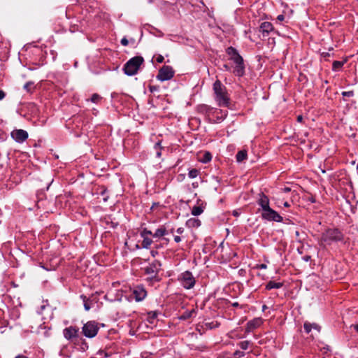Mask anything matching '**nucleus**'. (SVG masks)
Here are the masks:
<instances>
[{
	"instance_id": "obj_55",
	"label": "nucleus",
	"mask_w": 358,
	"mask_h": 358,
	"mask_svg": "<svg viewBox=\"0 0 358 358\" xmlns=\"http://www.w3.org/2000/svg\"><path fill=\"white\" fill-rule=\"evenodd\" d=\"M357 203H358V201H357Z\"/></svg>"
},
{
	"instance_id": "obj_15",
	"label": "nucleus",
	"mask_w": 358,
	"mask_h": 358,
	"mask_svg": "<svg viewBox=\"0 0 358 358\" xmlns=\"http://www.w3.org/2000/svg\"><path fill=\"white\" fill-rule=\"evenodd\" d=\"M78 329L74 327H69L64 329V336L67 340H71L77 336Z\"/></svg>"
},
{
	"instance_id": "obj_11",
	"label": "nucleus",
	"mask_w": 358,
	"mask_h": 358,
	"mask_svg": "<svg viewBox=\"0 0 358 358\" xmlns=\"http://www.w3.org/2000/svg\"><path fill=\"white\" fill-rule=\"evenodd\" d=\"M12 138L17 143H22L28 138V133L23 129H15L11 132Z\"/></svg>"
},
{
	"instance_id": "obj_30",
	"label": "nucleus",
	"mask_w": 358,
	"mask_h": 358,
	"mask_svg": "<svg viewBox=\"0 0 358 358\" xmlns=\"http://www.w3.org/2000/svg\"><path fill=\"white\" fill-rule=\"evenodd\" d=\"M101 99V96L99 94L95 93L92 95L90 101L92 103H97L100 101Z\"/></svg>"
},
{
	"instance_id": "obj_45",
	"label": "nucleus",
	"mask_w": 358,
	"mask_h": 358,
	"mask_svg": "<svg viewBox=\"0 0 358 358\" xmlns=\"http://www.w3.org/2000/svg\"><path fill=\"white\" fill-rule=\"evenodd\" d=\"M15 358H28V357L23 355H18Z\"/></svg>"
},
{
	"instance_id": "obj_42",
	"label": "nucleus",
	"mask_w": 358,
	"mask_h": 358,
	"mask_svg": "<svg viewBox=\"0 0 358 358\" xmlns=\"http://www.w3.org/2000/svg\"><path fill=\"white\" fill-rule=\"evenodd\" d=\"M277 19L279 20V21H282L284 20L285 19V17L283 15H279L277 17Z\"/></svg>"
},
{
	"instance_id": "obj_26",
	"label": "nucleus",
	"mask_w": 358,
	"mask_h": 358,
	"mask_svg": "<svg viewBox=\"0 0 358 358\" xmlns=\"http://www.w3.org/2000/svg\"><path fill=\"white\" fill-rule=\"evenodd\" d=\"M212 159V155L210 152H206L202 157L200 159V162L202 163H208Z\"/></svg>"
},
{
	"instance_id": "obj_40",
	"label": "nucleus",
	"mask_w": 358,
	"mask_h": 358,
	"mask_svg": "<svg viewBox=\"0 0 358 358\" xmlns=\"http://www.w3.org/2000/svg\"><path fill=\"white\" fill-rule=\"evenodd\" d=\"M5 96V93L2 91V90H0V101L2 100Z\"/></svg>"
},
{
	"instance_id": "obj_9",
	"label": "nucleus",
	"mask_w": 358,
	"mask_h": 358,
	"mask_svg": "<svg viewBox=\"0 0 358 358\" xmlns=\"http://www.w3.org/2000/svg\"><path fill=\"white\" fill-rule=\"evenodd\" d=\"M262 217L263 219L268 221H274L277 222H281L283 220L282 217L271 208L266 211L262 212Z\"/></svg>"
},
{
	"instance_id": "obj_20",
	"label": "nucleus",
	"mask_w": 358,
	"mask_h": 358,
	"mask_svg": "<svg viewBox=\"0 0 358 358\" xmlns=\"http://www.w3.org/2000/svg\"><path fill=\"white\" fill-rule=\"evenodd\" d=\"M196 311L194 309H192L191 310L185 311L179 317L181 320H185L192 317L194 314H195Z\"/></svg>"
},
{
	"instance_id": "obj_27",
	"label": "nucleus",
	"mask_w": 358,
	"mask_h": 358,
	"mask_svg": "<svg viewBox=\"0 0 358 358\" xmlns=\"http://www.w3.org/2000/svg\"><path fill=\"white\" fill-rule=\"evenodd\" d=\"M152 234L153 233L150 230L148 229L147 228H143L140 231L141 237H146V236H148L149 235L152 236Z\"/></svg>"
},
{
	"instance_id": "obj_34",
	"label": "nucleus",
	"mask_w": 358,
	"mask_h": 358,
	"mask_svg": "<svg viewBox=\"0 0 358 358\" xmlns=\"http://www.w3.org/2000/svg\"><path fill=\"white\" fill-rule=\"evenodd\" d=\"M342 95L343 96L351 97L354 95V92H353V91L343 92Z\"/></svg>"
},
{
	"instance_id": "obj_21",
	"label": "nucleus",
	"mask_w": 358,
	"mask_h": 358,
	"mask_svg": "<svg viewBox=\"0 0 358 358\" xmlns=\"http://www.w3.org/2000/svg\"><path fill=\"white\" fill-rule=\"evenodd\" d=\"M247 156H248V155H247L246 150H240L236 154V161L238 162H241L247 158Z\"/></svg>"
},
{
	"instance_id": "obj_35",
	"label": "nucleus",
	"mask_w": 358,
	"mask_h": 358,
	"mask_svg": "<svg viewBox=\"0 0 358 358\" xmlns=\"http://www.w3.org/2000/svg\"><path fill=\"white\" fill-rule=\"evenodd\" d=\"M82 297L83 298V301H84V307H85V309L86 310H89L90 309V305L87 303V302L86 301V296H83Z\"/></svg>"
},
{
	"instance_id": "obj_29",
	"label": "nucleus",
	"mask_w": 358,
	"mask_h": 358,
	"mask_svg": "<svg viewBox=\"0 0 358 358\" xmlns=\"http://www.w3.org/2000/svg\"><path fill=\"white\" fill-rule=\"evenodd\" d=\"M34 82H31V81H29L27 82V83L24 84V89L28 92H31L32 89L34 88Z\"/></svg>"
},
{
	"instance_id": "obj_8",
	"label": "nucleus",
	"mask_w": 358,
	"mask_h": 358,
	"mask_svg": "<svg viewBox=\"0 0 358 358\" xmlns=\"http://www.w3.org/2000/svg\"><path fill=\"white\" fill-rule=\"evenodd\" d=\"M174 76V71L170 66H162L157 76V80L160 81H165L171 80Z\"/></svg>"
},
{
	"instance_id": "obj_47",
	"label": "nucleus",
	"mask_w": 358,
	"mask_h": 358,
	"mask_svg": "<svg viewBox=\"0 0 358 358\" xmlns=\"http://www.w3.org/2000/svg\"><path fill=\"white\" fill-rule=\"evenodd\" d=\"M283 206L286 208H288L290 206L289 203L287 201L284 202Z\"/></svg>"
},
{
	"instance_id": "obj_31",
	"label": "nucleus",
	"mask_w": 358,
	"mask_h": 358,
	"mask_svg": "<svg viewBox=\"0 0 358 358\" xmlns=\"http://www.w3.org/2000/svg\"><path fill=\"white\" fill-rule=\"evenodd\" d=\"M199 170L196 169H191L189 173H188V176L190 178H196L197 176L199 175Z\"/></svg>"
},
{
	"instance_id": "obj_6",
	"label": "nucleus",
	"mask_w": 358,
	"mask_h": 358,
	"mask_svg": "<svg viewBox=\"0 0 358 358\" xmlns=\"http://www.w3.org/2000/svg\"><path fill=\"white\" fill-rule=\"evenodd\" d=\"M99 329V328L94 321H90L84 324L83 333L86 337L93 338L97 334Z\"/></svg>"
},
{
	"instance_id": "obj_7",
	"label": "nucleus",
	"mask_w": 358,
	"mask_h": 358,
	"mask_svg": "<svg viewBox=\"0 0 358 358\" xmlns=\"http://www.w3.org/2000/svg\"><path fill=\"white\" fill-rule=\"evenodd\" d=\"M160 269L161 263L157 260H155L145 268V271L146 274L150 275L151 279L158 281L157 274Z\"/></svg>"
},
{
	"instance_id": "obj_46",
	"label": "nucleus",
	"mask_w": 358,
	"mask_h": 358,
	"mask_svg": "<svg viewBox=\"0 0 358 358\" xmlns=\"http://www.w3.org/2000/svg\"><path fill=\"white\" fill-rule=\"evenodd\" d=\"M259 267L260 268H263V269H264V268H266V264H260V265L259 266Z\"/></svg>"
},
{
	"instance_id": "obj_12",
	"label": "nucleus",
	"mask_w": 358,
	"mask_h": 358,
	"mask_svg": "<svg viewBox=\"0 0 358 358\" xmlns=\"http://www.w3.org/2000/svg\"><path fill=\"white\" fill-rule=\"evenodd\" d=\"M132 294L136 301L143 300L147 296V292L143 286H138L135 287Z\"/></svg>"
},
{
	"instance_id": "obj_17",
	"label": "nucleus",
	"mask_w": 358,
	"mask_h": 358,
	"mask_svg": "<svg viewBox=\"0 0 358 358\" xmlns=\"http://www.w3.org/2000/svg\"><path fill=\"white\" fill-rule=\"evenodd\" d=\"M303 327L305 331L307 334H309L311 331L312 329L317 330L318 332L320 331V327L315 323H310L308 322H306L303 324Z\"/></svg>"
},
{
	"instance_id": "obj_1",
	"label": "nucleus",
	"mask_w": 358,
	"mask_h": 358,
	"mask_svg": "<svg viewBox=\"0 0 358 358\" xmlns=\"http://www.w3.org/2000/svg\"><path fill=\"white\" fill-rule=\"evenodd\" d=\"M229 56V59L233 61L235 64L233 73L238 77H241L245 73V65L243 57L239 55L237 50L233 47H229L226 50Z\"/></svg>"
},
{
	"instance_id": "obj_10",
	"label": "nucleus",
	"mask_w": 358,
	"mask_h": 358,
	"mask_svg": "<svg viewBox=\"0 0 358 358\" xmlns=\"http://www.w3.org/2000/svg\"><path fill=\"white\" fill-rule=\"evenodd\" d=\"M205 108H208V110H210V113L212 114V115L216 118V120H213V122H220L221 121L224 120L226 117L227 116V111H223L220 109H214V108H210L208 106H203Z\"/></svg>"
},
{
	"instance_id": "obj_43",
	"label": "nucleus",
	"mask_w": 358,
	"mask_h": 358,
	"mask_svg": "<svg viewBox=\"0 0 358 358\" xmlns=\"http://www.w3.org/2000/svg\"><path fill=\"white\" fill-rule=\"evenodd\" d=\"M235 355H238V356L241 357V356H244V353L241 351H236L235 352Z\"/></svg>"
},
{
	"instance_id": "obj_3",
	"label": "nucleus",
	"mask_w": 358,
	"mask_h": 358,
	"mask_svg": "<svg viewBox=\"0 0 358 358\" xmlns=\"http://www.w3.org/2000/svg\"><path fill=\"white\" fill-rule=\"evenodd\" d=\"M213 91L215 94V99L219 106L229 107V97L227 92L225 86L217 80L213 84Z\"/></svg>"
},
{
	"instance_id": "obj_19",
	"label": "nucleus",
	"mask_w": 358,
	"mask_h": 358,
	"mask_svg": "<svg viewBox=\"0 0 358 358\" xmlns=\"http://www.w3.org/2000/svg\"><path fill=\"white\" fill-rule=\"evenodd\" d=\"M283 286L282 282H276L274 281H269L266 285V289L270 290L272 289H280Z\"/></svg>"
},
{
	"instance_id": "obj_33",
	"label": "nucleus",
	"mask_w": 358,
	"mask_h": 358,
	"mask_svg": "<svg viewBox=\"0 0 358 358\" xmlns=\"http://www.w3.org/2000/svg\"><path fill=\"white\" fill-rule=\"evenodd\" d=\"M250 341H244L239 343V346L242 350H247L249 347Z\"/></svg>"
},
{
	"instance_id": "obj_25",
	"label": "nucleus",
	"mask_w": 358,
	"mask_h": 358,
	"mask_svg": "<svg viewBox=\"0 0 358 358\" xmlns=\"http://www.w3.org/2000/svg\"><path fill=\"white\" fill-rule=\"evenodd\" d=\"M345 61H334L332 64V70L334 71H338L342 68Z\"/></svg>"
},
{
	"instance_id": "obj_52",
	"label": "nucleus",
	"mask_w": 358,
	"mask_h": 358,
	"mask_svg": "<svg viewBox=\"0 0 358 358\" xmlns=\"http://www.w3.org/2000/svg\"><path fill=\"white\" fill-rule=\"evenodd\" d=\"M233 306H238V303H234L233 304Z\"/></svg>"
},
{
	"instance_id": "obj_44",
	"label": "nucleus",
	"mask_w": 358,
	"mask_h": 358,
	"mask_svg": "<svg viewBox=\"0 0 358 358\" xmlns=\"http://www.w3.org/2000/svg\"><path fill=\"white\" fill-rule=\"evenodd\" d=\"M302 120H303V117H302V115H299V116L297 117V121H298L299 122H302Z\"/></svg>"
},
{
	"instance_id": "obj_48",
	"label": "nucleus",
	"mask_w": 358,
	"mask_h": 358,
	"mask_svg": "<svg viewBox=\"0 0 358 358\" xmlns=\"http://www.w3.org/2000/svg\"><path fill=\"white\" fill-rule=\"evenodd\" d=\"M156 90V87H155V86H150V90L151 92H153V91H154V90Z\"/></svg>"
},
{
	"instance_id": "obj_49",
	"label": "nucleus",
	"mask_w": 358,
	"mask_h": 358,
	"mask_svg": "<svg viewBox=\"0 0 358 358\" xmlns=\"http://www.w3.org/2000/svg\"><path fill=\"white\" fill-rule=\"evenodd\" d=\"M356 331L358 332V324L352 326Z\"/></svg>"
},
{
	"instance_id": "obj_18",
	"label": "nucleus",
	"mask_w": 358,
	"mask_h": 358,
	"mask_svg": "<svg viewBox=\"0 0 358 358\" xmlns=\"http://www.w3.org/2000/svg\"><path fill=\"white\" fill-rule=\"evenodd\" d=\"M167 234L168 232L166 227L164 226H161L152 234V237L159 238L166 235Z\"/></svg>"
},
{
	"instance_id": "obj_53",
	"label": "nucleus",
	"mask_w": 358,
	"mask_h": 358,
	"mask_svg": "<svg viewBox=\"0 0 358 358\" xmlns=\"http://www.w3.org/2000/svg\"><path fill=\"white\" fill-rule=\"evenodd\" d=\"M299 232L298 231H296V236H299Z\"/></svg>"
},
{
	"instance_id": "obj_2",
	"label": "nucleus",
	"mask_w": 358,
	"mask_h": 358,
	"mask_svg": "<svg viewBox=\"0 0 358 358\" xmlns=\"http://www.w3.org/2000/svg\"><path fill=\"white\" fill-rule=\"evenodd\" d=\"M343 239V235L338 229H328L322 234L319 244L324 248L326 245H330Z\"/></svg>"
},
{
	"instance_id": "obj_28",
	"label": "nucleus",
	"mask_w": 358,
	"mask_h": 358,
	"mask_svg": "<svg viewBox=\"0 0 358 358\" xmlns=\"http://www.w3.org/2000/svg\"><path fill=\"white\" fill-rule=\"evenodd\" d=\"M187 224L192 227H199L201 224V222L198 219H190L188 220Z\"/></svg>"
},
{
	"instance_id": "obj_22",
	"label": "nucleus",
	"mask_w": 358,
	"mask_h": 358,
	"mask_svg": "<svg viewBox=\"0 0 358 358\" xmlns=\"http://www.w3.org/2000/svg\"><path fill=\"white\" fill-rule=\"evenodd\" d=\"M143 241L141 243V246L143 248L148 249L152 243H153L152 240L149 238L148 236L146 237H142Z\"/></svg>"
},
{
	"instance_id": "obj_39",
	"label": "nucleus",
	"mask_w": 358,
	"mask_h": 358,
	"mask_svg": "<svg viewBox=\"0 0 358 358\" xmlns=\"http://www.w3.org/2000/svg\"><path fill=\"white\" fill-rule=\"evenodd\" d=\"M176 232L178 234H181L184 232V229L182 227H179L178 229H177Z\"/></svg>"
},
{
	"instance_id": "obj_23",
	"label": "nucleus",
	"mask_w": 358,
	"mask_h": 358,
	"mask_svg": "<svg viewBox=\"0 0 358 358\" xmlns=\"http://www.w3.org/2000/svg\"><path fill=\"white\" fill-rule=\"evenodd\" d=\"M157 317V313L155 311H151L148 313L147 320L150 324H154Z\"/></svg>"
},
{
	"instance_id": "obj_16",
	"label": "nucleus",
	"mask_w": 358,
	"mask_h": 358,
	"mask_svg": "<svg viewBox=\"0 0 358 358\" xmlns=\"http://www.w3.org/2000/svg\"><path fill=\"white\" fill-rule=\"evenodd\" d=\"M259 28L264 36H268V34L274 29L273 24L269 22H262Z\"/></svg>"
},
{
	"instance_id": "obj_50",
	"label": "nucleus",
	"mask_w": 358,
	"mask_h": 358,
	"mask_svg": "<svg viewBox=\"0 0 358 358\" xmlns=\"http://www.w3.org/2000/svg\"><path fill=\"white\" fill-rule=\"evenodd\" d=\"M224 67L227 70H229V66H228V65H227V64H225V65L224 66Z\"/></svg>"
},
{
	"instance_id": "obj_13",
	"label": "nucleus",
	"mask_w": 358,
	"mask_h": 358,
	"mask_svg": "<svg viewBox=\"0 0 358 358\" xmlns=\"http://www.w3.org/2000/svg\"><path fill=\"white\" fill-rule=\"evenodd\" d=\"M262 323L263 320L260 317H257L252 320H250L246 324L245 331L247 333H250L255 330V329L260 327L262 324Z\"/></svg>"
},
{
	"instance_id": "obj_38",
	"label": "nucleus",
	"mask_w": 358,
	"mask_h": 358,
	"mask_svg": "<svg viewBox=\"0 0 358 358\" xmlns=\"http://www.w3.org/2000/svg\"><path fill=\"white\" fill-rule=\"evenodd\" d=\"M291 191V189L289 187H284L283 189H282V192H285V193H287V192H289Z\"/></svg>"
},
{
	"instance_id": "obj_37",
	"label": "nucleus",
	"mask_w": 358,
	"mask_h": 358,
	"mask_svg": "<svg viewBox=\"0 0 358 358\" xmlns=\"http://www.w3.org/2000/svg\"><path fill=\"white\" fill-rule=\"evenodd\" d=\"M129 42L128 40L126 38H123L121 40V44L124 46H127L128 45Z\"/></svg>"
},
{
	"instance_id": "obj_54",
	"label": "nucleus",
	"mask_w": 358,
	"mask_h": 358,
	"mask_svg": "<svg viewBox=\"0 0 358 358\" xmlns=\"http://www.w3.org/2000/svg\"><path fill=\"white\" fill-rule=\"evenodd\" d=\"M106 191V189H103V190L101 191V192H102V193H104Z\"/></svg>"
},
{
	"instance_id": "obj_14",
	"label": "nucleus",
	"mask_w": 358,
	"mask_h": 358,
	"mask_svg": "<svg viewBox=\"0 0 358 358\" xmlns=\"http://www.w3.org/2000/svg\"><path fill=\"white\" fill-rule=\"evenodd\" d=\"M257 203L262 207L263 212L266 211L267 210L271 208L269 206L268 197L264 193H260L259 194Z\"/></svg>"
},
{
	"instance_id": "obj_4",
	"label": "nucleus",
	"mask_w": 358,
	"mask_h": 358,
	"mask_svg": "<svg viewBox=\"0 0 358 358\" xmlns=\"http://www.w3.org/2000/svg\"><path fill=\"white\" fill-rule=\"evenodd\" d=\"M143 62L144 59L141 56H135L131 58L124 66L123 70L124 73L129 76L136 75Z\"/></svg>"
},
{
	"instance_id": "obj_24",
	"label": "nucleus",
	"mask_w": 358,
	"mask_h": 358,
	"mask_svg": "<svg viewBox=\"0 0 358 358\" xmlns=\"http://www.w3.org/2000/svg\"><path fill=\"white\" fill-rule=\"evenodd\" d=\"M203 212V208L201 206H194L192 208V214L194 216H198Z\"/></svg>"
},
{
	"instance_id": "obj_32",
	"label": "nucleus",
	"mask_w": 358,
	"mask_h": 358,
	"mask_svg": "<svg viewBox=\"0 0 358 358\" xmlns=\"http://www.w3.org/2000/svg\"><path fill=\"white\" fill-rule=\"evenodd\" d=\"M155 149L156 150V156L157 157H161V149H162V147L160 145V142H157V143H155Z\"/></svg>"
},
{
	"instance_id": "obj_41",
	"label": "nucleus",
	"mask_w": 358,
	"mask_h": 358,
	"mask_svg": "<svg viewBox=\"0 0 358 358\" xmlns=\"http://www.w3.org/2000/svg\"><path fill=\"white\" fill-rule=\"evenodd\" d=\"M174 241L176 242V243H179L180 241H181V238L179 236H176L174 237Z\"/></svg>"
},
{
	"instance_id": "obj_5",
	"label": "nucleus",
	"mask_w": 358,
	"mask_h": 358,
	"mask_svg": "<svg viewBox=\"0 0 358 358\" xmlns=\"http://www.w3.org/2000/svg\"><path fill=\"white\" fill-rule=\"evenodd\" d=\"M178 280L182 287L187 289L192 288L196 282L192 273L189 271L182 273L178 277Z\"/></svg>"
},
{
	"instance_id": "obj_36",
	"label": "nucleus",
	"mask_w": 358,
	"mask_h": 358,
	"mask_svg": "<svg viewBox=\"0 0 358 358\" xmlns=\"http://www.w3.org/2000/svg\"><path fill=\"white\" fill-rule=\"evenodd\" d=\"M164 60V58L162 55H159L157 58H156V61L158 62V63H162Z\"/></svg>"
},
{
	"instance_id": "obj_51",
	"label": "nucleus",
	"mask_w": 358,
	"mask_h": 358,
	"mask_svg": "<svg viewBox=\"0 0 358 358\" xmlns=\"http://www.w3.org/2000/svg\"><path fill=\"white\" fill-rule=\"evenodd\" d=\"M266 308H267V307H266V305H264V306H262V310H265Z\"/></svg>"
}]
</instances>
